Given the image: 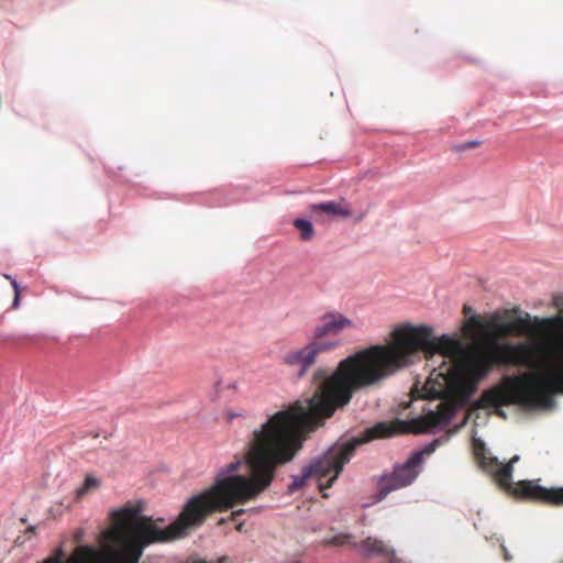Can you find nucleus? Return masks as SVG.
I'll return each mask as SVG.
<instances>
[{
	"mask_svg": "<svg viewBox=\"0 0 563 563\" xmlns=\"http://www.w3.org/2000/svg\"><path fill=\"white\" fill-rule=\"evenodd\" d=\"M4 277H5L7 279H10V282H11V285H12V287H13V289H14V301H13V306H14V307H18V305H19V299H20L19 285H18L16 280H15V279H13L11 276L5 275Z\"/></svg>",
	"mask_w": 563,
	"mask_h": 563,
	"instance_id": "obj_12",
	"label": "nucleus"
},
{
	"mask_svg": "<svg viewBox=\"0 0 563 563\" xmlns=\"http://www.w3.org/2000/svg\"><path fill=\"white\" fill-rule=\"evenodd\" d=\"M349 539V536L346 534H339V536H335L333 538H331L328 543L331 544V545H342L344 543H346Z\"/></svg>",
	"mask_w": 563,
	"mask_h": 563,
	"instance_id": "obj_13",
	"label": "nucleus"
},
{
	"mask_svg": "<svg viewBox=\"0 0 563 563\" xmlns=\"http://www.w3.org/2000/svg\"><path fill=\"white\" fill-rule=\"evenodd\" d=\"M353 320L340 312H327L322 314L312 330V340H325L329 335H338L346 329L354 328Z\"/></svg>",
	"mask_w": 563,
	"mask_h": 563,
	"instance_id": "obj_7",
	"label": "nucleus"
},
{
	"mask_svg": "<svg viewBox=\"0 0 563 563\" xmlns=\"http://www.w3.org/2000/svg\"><path fill=\"white\" fill-rule=\"evenodd\" d=\"M512 493L516 496L540 501L550 506H563V486L543 487L529 481L519 482Z\"/></svg>",
	"mask_w": 563,
	"mask_h": 563,
	"instance_id": "obj_6",
	"label": "nucleus"
},
{
	"mask_svg": "<svg viewBox=\"0 0 563 563\" xmlns=\"http://www.w3.org/2000/svg\"><path fill=\"white\" fill-rule=\"evenodd\" d=\"M339 345L338 341L310 339L302 347L286 353L283 357V363L294 367L297 376L301 378L316 364L321 353L331 352Z\"/></svg>",
	"mask_w": 563,
	"mask_h": 563,
	"instance_id": "obj_4",
	"label": "nucleus"
},
{
	"mask_svg": "<svg viewBox=\"0 0 563 563\" xmlns=\"http://www.w3.org/2000/svg\"><path fill=\"white\" fill-rule=\"evenodd\" d=\"M242 529H243V523L241 522V523H239V525L236 526V530H238V531H242Z\"/></svg>",
	"mask_w": 563,
	"mask_h": 563,
	"instance_id": "obj_17",
	"label": "nucleus"
},
{
	"mask_svg": "<svg viewBox=\"0 0 563 563\" xmlns=\"http://www.w3.org/2000/svg\"><path fill=\"white\" fill-rule=\"evenodd\" d=\"M474 453L476 459L478 460L479 466L489 475H492V477L498 484L499 487L506 490H510L512 488L511 462L508 464H503L496 457L490 456L489 453L486 451L484 443L475 444Z\"/></svg>",
	"mask_w": 563,
	"mask_h": 563,
	"instance_id": "obj_5",
	"label": "nucleus"
},
{
	"mask_svg": "<svg viewBox=\"0 0 563 563\" xmlns=\"http://www.w3.org/2000/svg\"><path fill=\"white\" fill-rule=\"evenodd\" d=\"M409 426L401 420L391 422L383 421L366 429L358 438L345 442H338L330 446L323 454L311 460L302 467L301 474L292 477L288 486L290 493L302 488L308 479H314L320 492L330 488L339 477L343 466L351 460L356 448L374 439L389 438L400 433H407Z\"/></svg>",
	"mask_w": 563,
	"mask_h": 563,
	"instance_id": "obj_2",
	"label": "nucleus"
},
{
	"mask_svg": "<svg viewBox=\"0 0 563 563\" xmlns=\"http://www.w3.org/2000/svg\"><path fill=\"white\" fill-rule=\"evenodd\" d=\"M437 441L427 445L422 451L415 452L400 465H396L390 475H385L379 482L378 497L384 499L389 493L410 485L419 475L424 455H430L435 449Z\"/></svg>",
	"mask_w": 563,
	"mask_h": 563,
	"instance_id": "obj_3",
	"label": "nucleus"
},
{
	"mask_svg": "<svg viewBox=\"0 0 563 563\" xmlns=\"http://www.w3.org/2000/svg\"><path fill=\"white\" fill-rule=\"evenodd\" d=\"M313 380L317 388L307 405L296 401L253 432L245 455L250 477L235 474L241 461L231 462L210 487L186 501L177 519L166 528L158 526L164 519L140 516L136 507L114 511L117 527L102 534L100 563H137L147 545L183 538L202 526L211 514L245 504L267 489L277 467L292 461L308 434L345 407L354 393L368 387V347L342 360L331 375L318 369Z\"/></svg>",
	"mask_w": 563,
	"mask_h": 563,
	"instance_id": "obj_1",
	"label": "nucleus"
},
{
	"mask_svg": "<svg viewBox=\"0 0 563 563\" xmlns=\"http://www.w3.org/2000/svg\"><path fill=\"white\" fill-rule=\"evenodd\" d=\"M427 418L432 426H435L439 423L440 415L435 412H430Z\"/></svg>",
	"mask_w": 563,
	"mask_h": 563,
	"instance_id": "obj_14",
	"label": "nucleus"
},
{
	"mask_svg": "<svg viewBox=\"0 0 563 563\" xmlns=\"http://www.w3.org/2000/svg\"><path fill=\"white\" fill-rule=\"evenodd\" d=\"M294 227L300 232V239L302 241H310L314 235V229L308 220L296 219Z\"/></svg>",
	"mask_w": 563,
	"mask_h": 563,
	"instance_id": "obj_10",
	"label": "nucleus"
},
{
	"mask_svg": "<svg viewBox=\"0 0 563 563\" xmlns=\"http://www.w3.org/2000/svg\"><path fill=\"white\" fill-rule=\"evenodd\" d=\"M362 551L367 555H379L387 552V548L383 541L367 538L361 543Z\"/></svg>",
	"mask_w": 563,
	"mask_h": 563,
	"instance_id": "obj_9",
	"label": "nucleus"
},
{
	"mask_svg": "<svg viewBox=\"0 0 563 563\" xmlns=\"http://www.w3.org/2000/svg\"><path fill=\"white\" fill-rule=\"evenodd\" d=\"M478 144V142H471V143H467L464 147L465 148H471V147H474Z\"/></svg>",
	"mask_w": 563,
	"mask_h": 563,
	"instance_id": "obj_16",
	"label": "nucleus"
},
{
	"mask_svg": "<svg viewBox=\"0 0 563 563\" xmlns=\"http://www.w3.org/2000/svg\"><path fill=\"white\" fill-rule=\"evenodd\" d=\"M310 212L317 214L319 212L327 213L331 217L347 218L352 216L350 203L344 199L338 201H325L313 203L309 207Z\"/></svg>",
	"mask_w": 563,
	"mask_h": 563,
	"instance_id": "obj_8",
	"label": "nucleus"
},
{
	"mask_svg": "<svg viewBox=\"0 0 563 563\" xmlns=\"http://www.w3.org/2000/svg\"><path fill=\"white\" fill-rule=\"evenodd\" d=\"M244 512H245L244 509H239V510L232 511L230 517H229V520L235 521L238 519V517L241 516Z\"/></svg>",
	"mask_w": 563,
	"mask_h": 563,
	"instance_id": "obj_15",
	"label": "nucleus"
},
{
	"mask_svg": "<svg viewBox=\"0 0 563 563\" xmlns=\"http://www.w3.org/2000/svg\"><path fill=\"white\" fill-rule=\"evenodd\" d=\"M100 482L98 478L93 476H87L82 485L76 489V499L80 500L82 496H85L91 489L98 488Z\"/></svg>",
	"mask_w": 563,
	"mask_h": 563,
	"instance_id": "obj_11",
	"label": "nucleus"
}]
</instances>
